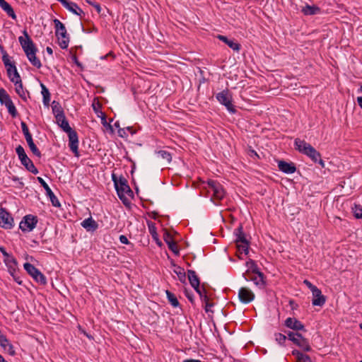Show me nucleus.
<instances>
[{
  "mask_svg": "<svg viewBox=\"0 0 362 362\" xmlns=\"http://www.w3.org/2000/svg\"><path fill=\"white\" fill-rule=\"evenodd\" d=\"M238 252L247 255L249 252V242L236 243Z\"/></svg>",
  "mask_w": 362,
  "mask_h": 362,
  "instance_id": "nucleus-33",
  "label": "nucleus"
},
{
  "mask_svg": "<svg viewBox=\"0 0 362 362\" xmlns=\"http://www.w3.org/2000/svg\"><path fill=\"white\" fill-rule=\"evenodd\" d=\"M37 181L45 189L47 196L49 198L52 204L55 207H60L61 204L57 197L54 195L47 182L40 177H37Z\"/></svg>",
  "mask_w": 362,
  "mask_h": 362,
  "instance_id": "nucleus-13",
  "label": "nucleus"
},
{
  "mask_svg": "<svg viewBox=\"0 0 362 362\" xmlns=\"http://www.w3.org/2000/svg\"><path fill=\"white\" fill-rule=\"evenodd\" d=\"M57 124L62 129L68 134L69 147L74 156L77 158L80 156L78 151V136L77 132L74 130L69 125L63 110H59L55 115Z\"/></svg>",
  "mask_w": 362,
  "mask_h": 362,
  "instance_id": "nucleus-1",
  "label": "nucleus"
},
{
  "mask_svg": "<svg viewBox=\"0 0 362 362\" xmlns=\"http://www.w3.org/2000/svg\"><path fill=\"white\" fill-rule=\"evenodd\" d=\"M202 299H203L204 302L205 303V307L204 310L206 313H213V310H211V308L214 306V303H210L209 301V298L206 294L202 293V297H200Z\"/></svg>",
  "mask_w": 362,
  "mask_h": 362,
  "instance_id": "nucleus-36",
  "label": "nucleus"
},
{
  "mask_svg": "<svg viewBox=\"0 0 362 362\" xmlns=\"http://www.w3.org/2000/svg\"><path fill=\"white\" fill-rule=\"evenodd\" d=\"M16 152L21 164L26 168V170L34 175H37L38 173V170L35 168L33 161L28 157L23 147L21 145L18 146L16 148Z\"/></svg>",
  "mask_w": 362,
  "mask_h": 362,
  "instance_id": "nucleus-7",
  "label": "nucleus"
},
{
  "mask_svg": "<svg viewBox=\"0 0 362 362\" xmlns=\"http://www.w3.org/2000/svg\"><path fill=\"white\" fill-rule=\"evenodd\" d=\"M187 276L191 286L194 288L197 293H199V296L202 297V291L199 287V279L196 272L194 270H188Z\"/></svg>",
  "mask_w": 362,
  "mask_h": 362,
  "instance_id": "nucleus-16",
  "label": "nucleus"
},
{
  "mask_svg": "<svg viewBox=\"0 0 362 362\" xmlns=\"http://www.w3.org/2000/svg\"><path fill=\"white\" fill-rule=\"evenodd\" d=\"M93 7L95 8V9L98 13H100L102 8L98 3L96 2L95 4H93Z\"/></svg>",
  "mask_w": 362,
  "mask_h": 362,
  "instance_id": "nucleus-53",
  "label": "nucleus"
},
{
  "mask_svg": "<svg viewBox=\"0 0 362 362\" xmlns=\"http://www.w3.org/2000/svg\"><path fill=\"white\" fill-rule=\"evenodd\" d=\"M37 218L35 216L28 214L25 216L19 223V228L23 232H30L37 226Z\"/></svg>",
  "mask_w": 362,
  "mask_h": 362,
  "instance_id": "nucleus-11",
  "label": "nucleus"
},
{
  "mask_svg": "<svg viewBox=\"0 0 362 362\" xmlns=\"http://www.w3.org/2000/svg\"><path fill=\"white\" fill-rule=\"evenodd\" d=\"M21 126L22 128L23 133L29 132L28 127L27 124H25V122H21Z\"/></svg>",
  "mask_w": 362,
  "mask_h": 362,
  "instance_id": "nucleus-50",
  "label": "nucleus"
},
{
  "mask_svg": "<svg viewBox=\"0 0 362 362\" xmlns=\"http://www.w3.org/2000/svg\"><path fill=\"white\" fill-rule=\"evenodd\" d=\"M81 225L88 232H94L98 228V223L92 217L85 218L81 222Z\"/></svg>",
  "mask_w": 362,
  "mask_h": 362,
  "instance_id": "nucleus-21",
  "label": "nucleus"
},
{
  "mask_svg": "<svg viewBox=\"0 0 362 362\" xmlns=\"http://www.w3.org/2000/svg\"><path fill=\"white\" fill-rule=\"evenodd\" d=\"M46 52H47L49 55H52V54H53V50H52V49L50 47H47V48H46Z\"/></svg>",
  "mask_w": 362,
  "mask_h": 362,
  "instance_id": "nucleus-57",
  "label": "nucleus"
},
{
  "mask_svg": "<svg viewBox=\"0 0 362 362\" xmlns=\"http://www.w3.org/2000/svg\"><path fill=\"white\" fill-rule=\"evenodd\" d=\"M238 298L240 302L247 304L254 300L255 294L250 289L245 287H242L238 291Z\"/></svg>",
  "mask_w": 362,
  "mask_h": 362,
  "instance_id": "nucleus-15",
  "label": "nucleus"
},
{
  "mask_svg": "<svg viewBox=\"0 0 362 362\" xmlns=\"http://www.w3.org/2000/svg\"><path fill=\"white\" fill-rule=\"evenodd\" d=\"M163 239L169 250H170L175 255H179L180 251L177 243L173 240V236L167 231L165 232Z\"/></svg>",
  "mask_w": 362,
  "mask_h": 362,
  "instance_id": "nucleus-19",
  "label": "nucleus"
},
{
  "mask_svg": "<svg viewBox=\"0 0 362 362\" xmlns=\"http://www.w3.org/2000/svg\"><path fill=\"white\" fill-rule=\"evenodd\" d=\"M0 252L4 256V259L8 258V257L11 256L9 253H8L6 250V249L4 247H0Z\"/></svg>",
  "mask_w": 362,
  "mask_h": 362,
  "instance_id": "nucleus-47",
  "label": "nucleus"
},
{
  "mask_svg": "<svg viewBox=\"0 0 362 362\" xmlns=\"http://www.w3.org/2000/svg\"><path fill=\"white\" fill-rule=\"evenodd\" d=\"M360 362H362V361H361Z\"/></svg>",
  "mask_w": 362,
  "mask_h": 362,
  "instance_id": "nucleus-64",
  "label": "nucleus"
},
{
  "mask_svg": "<svg viewBox=\"0 0 362 362\" xmlns=\"http://www.w3.org/2000/svg\"><path fill=\"white\" fill-rule=\"evenodd\" d=\"M4 262L7 267L8 273L12 276L14 281L21 285L22 284V280L21 277L18 276V263L16 259L14 258L13 255L8 257V258L4 259Z\"/></svg>",
  "mask_w": 362,
  "mask_h": 362,
  "instance_id": "nucleus-9",
  "label": "nucleus"
},
{
  "mask_svg": "<svg viewBox=\"0 0 362 362\" xmlns=\"http://www.w3.org/2000/svg\"><path fill=\"white\" fill-rule=\"evenodd\" d=\"M0 50L1 52V53L3 54V52H6L4 49V47L2 45H0Z\"/></svg>",
  "mask_w": 362,
  "mask_h": 362,
  "instance_id": "nucleus-61",
  "label": "nucleus"
},
{
  "mask_svg": "<svg viewBox=\"0 0 362 362\" xmlns=\"http://www.w3.org/2000/svg\"><path fill=\"white\" fill-rule=\"evenodd\" d=\"M274 337H275V340L280 345H283L284 344L286 340V335L281 334V333H276L274 334Z\"/></svg>",
  "mask_w": 362,
  "mask_h": 362,
  "instance_id": "nucleus-43",
  "label": "nucleus"
},
{
  "mask_svg": "<svg viewBox=\"0 0 362 362\" xmlns=\"http://www.w3.org/2000/svg\"><path fill=\"white\" fill-rule=\"evenodd\" d=\"M92 107L95 113L99 112L100 109L101 108V105L99 103H93L92 105Z\"/></svg>",
  "mask_w": 362,
  "mask_h": 362,
  "instance_id": "nucleus-48",
  "label": "nucleus"
},
{
  "mask_svg": "<svg viewBox=\"0 0 362 362\" xmlns=\"http://www.w3.org/2000/svg\"><path fill=\"white\" fill-rule=\"evenodd\" d=\"M54 103H55V102L54 101L53 102V106H52V111H53L54 114L56 115L58 112V110H61V108L60 107L57 108V105H54Z\"/></svg>",
  "mask_w": 362,
  "mask_h": 362,
  "instance_id": "nucleus-54",
  "label": "nucleus"
},
{
  "mask_svg": "<svg viewBox=\"0 0 362 362\" xmlns=\"http://www.w3.org/2000/svg\"><path fill=\"white\" fill-rule=\"evenodd\" d=\"M119 241L122 244L127 245V244L129 243V241L128 238L125 235H121L119 236Z\"/></svg>",
  "mask_w": 362,
  "mask_h": 362,
  "instance_id": "nucleus-49",
  "label": "nucleus"
},
{
  "mask_svg": "<svg viewBox=\"0 0 362 362\" xmlns=\"http://www.w3.org/2000/svg\"><path fill=\"white\" fill-rule=\"evenodd\" d=\"M4 1V0H0V4H1V2H3Z\"/></svg>",
  "mask_w": 362,
  "mask_h": 362,
  "instance_id": "nucleus-63",
  "label": "nucleus"
},
{
  "mask_svg": "<svg viewBox=\"0 0 362 362\" xmlns=\"http://www.w3.org/2000/svg\"><path fill=\"white\" fill-rule=\"evenodd\" d=\"M175 273L177 275L179 280L182 282L185 281L186 274L183 268L177 267L175 270Z\"/></svg>",
  "mask_w": 362,
  "mask_h": 362,
  "instance_id": "nucleus-39",
  "label": "nucleus"
},
{
  "mask_svg": "<svg viewBox=\"0 0 362 362\" xmlns=\"http://www.w3.org/2000/svg\"><path fill=\"white\" fill-rule=\"evenodd\" d=\"M248 268L243 276L246 281H252L259 288H264L266 285L265 276L257 267L255 261L250 259L246 262Z\"/></svg>",
  "mask_w": 362,
  "mask_h": 362,
  "instance_id": "nucleus-4",
  "label": "nucleus"
},
{
  "mask_svg": "<svg viewBox=\"0 0 362 362\" xmlns=\"http://www.w3.org/2000/svg\"><path fill=\"white\" fill-rule=\"evenodd\" d=\"M41 88H42V102L44 105L49 106V102H50V93L49 90L46 88V86L41 83Z\"/></svg>",
  "mask_w": 362,
  "mask_h": 362,
  "instance_id": "nucleus-30",
  "label": "nucleus"
},
{
  "mask_svg": "<svg viewBox=\"0 0 362 362\" xmlns=\"http://www.w3.org/2000/svg\"><path fill=\"white\" fill-rule=\"evenodd\" d=\"M23 134L25 136V140L27 142L33 140V137H32V135L30 133V132L23 133Z\"/></svg>",
  "mask_w": 362,
  "mask_h": 362,
  "instance_id": "nucleus-51",
  "label": "nucleus"
},
{
  "mask_svg": "<svg viewBox=\"0 0 362 362\" xmlns=\"http://www.w3.org/2000/svg\"><path fill=\"white\" fill-rule=\"evenodd\" d=\"M302 337L303 336L300 334H298V333H295V332H289L288 333V339L291 340V341H293L296 345L298 344V341L302 338Z\"/></svg>",
  "mask_w": 362,
  "mask_h": 362,
  "instance_id": "nucleus-37",
  "label": "nucleus"
},
{
  "mask_svg": "<svg viewBox=\"0 0 362 362\" xmlns=\"http://www.w3.org/2000/svg\"><path fill=\"white\" fill-rule=\"evenodd\" d=\"M166 296H167L168 301L170 303V304L174 308H176V307H177L179 305V301L177 299V298L175 296V294H173V293H171L169 291H166Z\"/></svg>",
  "mask_w": 362,
  "mask_h": 362,
  "instance_id": "nucleus-34",
  "label": "nucleus"
},
{
  "mask_svg": "<svg viewBox=\"0 0 362 362\" xmlns=\"http://www.w3.org/2000/svg\"><path fill=\"white\" fill-rule=\"evenodd\" d=\"M23 134L25 136V140L27 142L33 140V137H32V135L30 133V132L23 133Z\"/></svg>",
  "mask_w": 362,
  "mask_h": 362,
  "instance_id": "nucleus-52",
  "label": "nucleus"
},
{
  "mask_svg": "<svg viewBox=\"0 0 362 362\" xmlns=\"http://www.w3.org/2000/svg\"><path fill=\"white\" fill-rule=\"evenodd\" d=\"M218 39L225 42L233 50L238 52L240 49V45L233 40H230L224 35H218Z\"/></svg>",
  "mask_w": 362,
  "mask_h": 362,
  "instance_id": "nucleus-24",
  "label": "nucleus"
},
{
  "mask_svg": "<svg viewBox=\"0 0 362 362\" xmlns=\"http://www.w3.org/2000/svg\"><path fill=\"white\" fill-rule=\"evenodd\" d=\"M0 345L11 356H14L16 354L13 345L9 342L6 336L4 334H0Z\"/></svg>",
  "mask_w": 362,
  "mask_h": 362,
  "instance_id": "nucleus-23",
  "label": "nucleus"
},
{
  "mask_svg": "<svg viewBox=\"0 0 362 362\" xmlns=\"http://www.w3.org/2000/svg\"><path fill=\"white\" fill-rule=\"evenodd\" d=\"M24 269L33 278L35 281L41 285L47 284V279L45 275L35 267L28 262L23 264Z\"/></svg>",
  "mask_w": 362,
  "mask_h": 362,
  "instance_id": "nucleus-10",
  "label": "nucleus"
},
{
  "mask_svg": "<svg viewBox=\"0 0 362 362\" xmlns=\"http://www.w3.org/2000/svg\"><path fill=\"white\" fill-rule=\"evenodd\" d=\"M208 191L212 193V196L217 200H221L225 196V191L222 185L217 181L209 180L207 182Z\"/></svg>",
  "mask_w": 362,
  "mask_h": 362,
  "instance_id": "nucleus-12",
  "label": "nucleus"
},
{
  "mask_svg": "<svg viewBox=\"0 0 362 362\" xmlns=\"http://www.w3.org/2000/svg\"><path fill=\"white\" fill-rule=\"evenodd\" d=\"M148 226L149 233H151L153 239L156 242V243L159 246H161L162 243L158 238V233L156 231V228L155 226V224L153 223L152 222H150L148 223Z\"/></svg>",
  "mask_w": 362,
  "mask_h": 362,
  "instance_id": "nucleus-32",
  "label": "nucleus"
},
{
  "mask_svg": "<svg viewBox=\"0 0 362 362\" xmlns=\"http://www.w3.org/2000/svg\"><path fill=\"white\" fill-rule=\"evenodd\" d=\"M0 7L13 19H16V15L11 6L5 0L0 4Z\"/></svg>",
  "mask_w": 362,
  "mask_h": 362,
  "instance_id": "nucleus-26",
  "label": "nucleus"
},
{
  "mask_svg": "<svg viewBox=\"0 0 362 362\" xmlns=\"http://www.w3.org/2000/svg\"><path fill=\"white\" fill-rule=\"evenodd\" d=\"M9 98L10 96L4 88H0V103L3 105Z\"/></svg>",
  "mask_w": 362,
  "mask_h": 362,
  "instance_id": "nucleus-44",
  "label": "nucleus"
},
{
  "mask_svg": "<svg viewBox=\"0 0 362 362\" xmlns=\"http://www.w3.org/2000/svg\"><path fill=\"white\" fill-rule=\"evenodd\" d=\"M183 362H202L199 360L197 359H185L183 361Z\"/></svg>",
  "mask_w": 362,
  "mask_h": 362,
  "instance_id": "nucleus-58",
  "label": "nucleus"
},
{
  "mask_svg": "<svg viewBox=\"0 0 362 362\" xmlns=\"http://www.w3.org/2000/svg\"><path fill=\"white\" fill-rule=\"evenodd\" d=\"M313 299L312 303L315 306H322L326 301L325 297L322 294L321 291L317 287L311 291Z\"/></svg>",
  "mask_w": 362,
  "mask_h": 362,
  "instance_id": "nucleus-18",
  "label": "nucleus"
},
{
  "mask_svg": "<svg viewBox=\"0 0 362 362\" xmlns=\"http://www.w3.org/2000/svg\"><path fill=\"white\" fill-rule=\"evenodd\" d=\"M0 226L5 229H11L13 226V218L4 209H0Z\"/></svg>",
  "mask_w": 362,
  "mask_h": 362,
  "instance_id": "nucleus-14",
  "label": "nucleus"
},
{
  "mask_svg": "<svg viewBox=\"0 0 362 362\" xmlns=\"http://www.w3.org/2000/svg\"><path fill=\"white\" fill-rule=\"evenodd\" d=\"M54 24L59 47L63 49H66L69 46V37L64 25L57 18L54 20Z\"/></svg>",
  "mask_w": 362,
  "mask_h": 362,
  "instance_id": "nucleus-6",
  "label": "nucleus"
},
{
  "mask_svg": "<svg viewBox=\"0 0 362 362\" xmlns=\"http://www.w3.org/2000/svg\"><path fill=\"white\" fill-rule=\"evenodd\" d=\"M300 362H312V360L308 355H306Z\"/></svg>",
  "mask_w": 362,
  "mask_h": 362,
  "instance_id": "nucleus-55",
  "label": "nucleus"
},
{
  "mask_svg": "<svg viewBox=\"0 0 362 362\" xmlns=\"http://www.w3.org/2000/svg\"><path fill=\"white\" fill-rule=\"evenodd\" d=\"M216 100L230 113H235V109L232 104V94L228 89L223 90L216 95Z\"/></svg>",
  "mask_w": 362,
  "mask_h": 362,
  "instance_id": "nucleus-8",
  "label": "nucleus"
},
{
  "mask_svg": "<svg viewBox=\"0 0 362 362\" xmlns=\"http://www.w3.org/2000/svg\"><path fill=\"white\" fill-rule=\"evenodd\" d=\"M86 2L93 6V4H95L96 2L95 1H90V0H86Z\"/></svg>",
  "mask_w": 362,
  "mask_h": 362,
  "instance_id": "nucleus-59",
  "label": "nucleus"
},
{
  "mask_svg": "<svg viewBox=\"0 0 362 362\" xmlns=\"http://www.w3.org/2000/svg\"><path fill=\"white\" fill-rule=\"evenodd\" d=\"M27 143H28V145L30 151H32V153L35 156H37L38 158H40L41 153H40V150L37 148V147L36 146V145L34 144L33 140L28 141Z\"/></svg>",
  "mask_w": 362,
  "mask_h": 362,
  "instance_id": "nucleus-38",
  "label": "nucleus"
},
{
  "mask_svg": "<svg viewBox=\"0 0 362 362\" xmlns=\"http://www.w3.org/2000/svg\"><path fill=\"white\" fill-rule=\"evenodd\" d=\"M301 11L306 16L315 15L320 12V8L316 6L307 4L305 6L303 7Z\"/></svg>",
  "mask_w": 362,
  "mask_h": 362,
  "instance_id": "nucleus-31",
  "label": "nucleus"
},
{
  "mask_svg": "<svg viewBox=\"0 0 362 362\" xmlns=\"http://www.w3.org/2000/svg\"><path fill=\"white\" fill-rule=\"evenodd\" d=\"M303 284L308 286V288H310V290L312 291H313L315 288H317L316 286L313 285L310 281H309L308 280L305 279L303 281Z\"/></svg>",
  "mask_w": 362,
  "mask_h": 362,
  "instance_id": "nucleus-46",
  "label": "nucleus"
},
{
  "mask_svg": "<svg viewBox=\"0 0 362 362\" xmlns=\"http://www.w3.org/2000/svg\"><path fill=\"white\" fill-rule=\"evenodd\" d=\"M357 103L358 105L362 108V96H359L357 98Z\"/></svg>",
  "mask_w": 362,
  "mask_h": 362,
  "instance_id": "nucleus-56",
  "label": "nucleus"
},
{
  "mask_svg": "<svg viewBox=\"0 0 362 362\" xmlns=\"http://www.w3.org/2000/svg\"><path fill=\"white\" fill-rule=\"evenodd\" d=\"M352 212L356 218H362V207L360 205L354 204L352 207Z\"/></svg>",
  "mask_w": 362,
  "mask_h": 362,
  "instance_id": "nucleus-42",
  "label": "nucleus"
},
{
  "mask_svg": "<svg viewBox=\"0 0 362 362\" xmlns=\"http://www.w3.org/2000/svg\"><path fill=\"white\" fill-rule=\"evenodd\" d=\"M294 146L297 151L307 156L313 162L320 164L322 168L325 167V162L322 160L320 152L310 144L297 138L294 141Z\"/></svg>",
  "mask_w": 362,
  "mask_h": 362,
  "instance_id": "nucleus-3",
  "label": "nucleus"
},
{
  "mask_svg": "<svg viewBox=\"0 0 362 362\" xmlns=\"http://www.w3.org/2000/svg\"><path fill=\"white\" fill-rule=\"evenodd\" d=\"M0 362H8L6 361L4 357L0 354Z\"/></svg>",
  "mask_w": 362,
  "mask_h": 362,
  "instance_id": "nucleus-60",
  "label": "nucleus"
},
{
  "mask_svg": "<svg viewBox=\"0 0 362 362\" xmlns=\"http://www.w3.org/2000/svg\"><path fill=\"white\" fill-rule=\"evenodd\" d=\"M285 326L295 331L304 330V325L300 321L294 317H288L285 320Z\"/></svg>",
  "mask_w": 362,
  "mask_h": 362,
  "instance_id": "nucleus-17",
  "label": "nucleus"
},
{
  "mask_svg": "<svg viewBox=\"0 0 362 362\" xmlns=\"http://www.w3.org/2000/svg\"><path fill=\"white\" fill-rule=\"evenodd\" d=\"M360 328L362 329V323L359 325Z\"/></svg>",
  "mask_w": 362,
  "mask_h": 362,
  "instance_id": "nucleus-62",
  "label": "nucleus"
},
{
  "mask_svg": "<svg viewBox=\"0 0 362 362\" xmlns=\"http://www.w3.org/2000/svg\"><path fill=\"white\" fill-rule=\"evenodd\" d=\"M6 71L9 79L13 83H17L18 81L21 80V76L15 65L13 66H11V68L7 69Z\"/></svg>",
  "mask_w": 362,
  "mask_h": 362,
  "instance_id": "nucleus-25",
  "label": "nucleus"
},
{
  "mask_svg": "<svg viewBox=\"0 0 362 362\" xmlns=\"http://www.w3.org/2000/svg\"><path fill=\"white\" fill-rule=\"evenodd\" d=\"M279 169L286 174H293L296 171V167L293 163H288L284 160L278 161Z\"/></svg>",
  "mask_w": 362,
  "mask_h": 362,
  "instance_id": "nucleus-20",
  "label": "nucleus"
},
{
  "mask_svg": "<svg viewBox=\"0 0 362 362\" xmlns=\"http://www.w3.org/2000/svg\"><path fill=\"white\" fill-rule=\"evenodd\" d=\"M3 105L6 107L8 113L12 116V117H16L18 112L11 98L5 101Z\"/></svg>",
  "mask_w": 362,
  "mask_h": 362,
  "instance_id": "nucleus-29",
  "label": "nucleus"
},
{
  "mask_svg": "<svg viewBox=\"0 0 362 362\" xmlns=\"http://www.w3.org/2000/svg\"><path fill=\"white\" fill-rule=\"evenodd\" d=\"M63 6L77 16H81V15L84 14L83 10L73 1H70L69 0L64 1L63 2Z\"/></svg>",
  "mask_w": 362,
  "mask_h": 362,
  "instance_id": "nucleus-22",
  "label": "nucleus"
},
{
  "mask_svg": "<svg viewBox=\"0 0 362 362\" xmlns=\"http://www.w3.org/2000/svg\"><path fill=\"white\" fill-rule=\"evenodd\" d=\"M2 61L6 69L13 66L15 64L10 61L9 57L6 52H3Z\"/></svg>",
  "mask_w": 362,
  "mask_h": 362,
  "instance_id": "nucleus-40",
  "label": "nucleus"
},
{
  "mask_svg": "<svg viewBox=\"0 0 362 362\" xmlns=\"http://www.w3.org/2000/svg\"><path fill=\"white\" fill-rule=\"evenodd\" d=\"M297 346L300 347L304 351H310L311 350V347L309 345L308 341L303 337L300 339Z\"/></svg>",
  "mask_w": 362,
  "mask_h": 362,
  "instance_id": "nucleus-35",
  "label": "nucleus"
},
{
  "mask_svg": "<svg viewBox=\"0 0 362 362\" xmlns=\"http://www.w3.org/2000/svg\"><path fill=\"white\" fill-rule=\"evenodd\" d=\"M23 33L24 36H20L18 41L29 62L33 66L39 69L42 66V64L40 60L36 57L37 49L27 31L24 30Z\"/></svg>",
  "mask_w": 362,
  "mask_h": 362,
  "instance_id": "nucleus-2",
  "label": "nucleus"
},
{
  "mask_svg": "<svg viewBox=\"0 0 362 362\" xmlns=\"http://www.w3.org/2000/svg\"><path fill=\"white\" fill-rule=\"evenodd\" d=\"M234 234L235 235V243H243L247 242L245 235L243 232V227L240 226L238 228L234 230Z\"/></svg>",
  "mask_w": 362,
  "mask_h": 362,
  "instance_id": "nucleus-28",
  "label": "nucleus"
},
{
  "mask_svg": "<svg viewBox=\"0 0 362 362\" xmlns=\"http://www.w3.org/2000/svg\"><path fill=\"white\" fill-rule=\"evenodd\" d=\"M16 86V93L21 97L23 100H27V95L28 94V92L25 90L23 89L22 81H18L17 83H14Z\"/></svg>",
  "mask_w": 362,
  "mask_h": 362,
  "instance_id": "nucleus-27",
  "label": "nucleus"
},
{
  "mask_svg": "<svg viewBox=\"0 0 362 362\" xmlns=\"http://www.w3.org/2000/svg\"><path fill=\"white\" fill-rule=\"evenodd\" d=\"M112 180L120 199L123 200L126 198L127 195L130 196L132 194V191L128 185L127 180L124 177H117L113 173L112 175Z\"/></svg>",
  "mask_w": 362,
  "mask_h": 362,
  "instance_id": "nucleus-5",
  "label": "nucleus"
},
{
  "mask_svg": "<svg viewBox=\"0 0 362 362\" xmlns=\"http://www.w3.org/2000/svg\"><path fill=\"white\" fill-rule=\"evenodd\" d=\"M292 354L296 357L298 362H300L304 357L306 356V354H304L298 350H293L292 351Z\"/></svg>",
  "mask_w": 362,
  "mask_h": 362,
  "instance_id": "nucleus-45",
  "label": "nucleus"
},
{
  "mask_svg": "<svg viewBox=\"0 0 362 362\" xmlns=\"http://www.w3.org/2000/svg\"><path fill=\"white\" fill-rule=\"evenodd\" d=\"M157 153L158 157L167 160L168 162H170L172 160L171 154L167 151L161 150L159 151Z\"/></svg>",
  "mask_w": 362,
  "mask_h": 362,
  "instance_id": "nucleus-41",
  "label": "nucleus"
}]
</instances>
